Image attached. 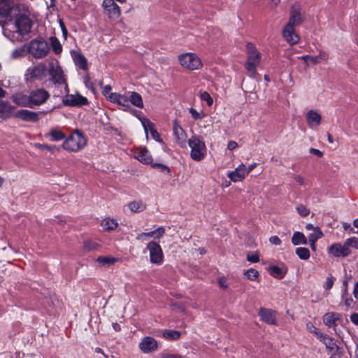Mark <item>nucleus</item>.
I'll list each match as a JSON object with an SVG mask.
<instances>
[{
    "label": "nucleus",
    "instance_id": "1",
    "mask_svg": "<svg viewBox=\"0 0 358 358\" xmlns=\"http://www.w3.org/2000/svg\"><path fill=\"white\" fill-rule=\"evenodd\" d=\"M19 11V6L15 3L14 0H0V25L3 27V34L10 41L15 42L20 41L21 38L16 32L3 28L7 22L13 20Z\"/></svg>",
    "mask_w": 358,
    "mask_h": 358
},
{
    "label": "nucleus",
    "instance_id": "2",
    "mask_svg": "<svg viewBox=\"0 0 358 358\" xmlns=\"http://www.w3.org/2000/svg\"><path fill=\"white\" fill-rule=\"evenodd\" d=\"M87 143V138L79 129L74 130L69 136L66 137L62 146L68 152H78L83 150Z\"/></svg>",
    "mask_w": 358,
    "mask_h": 358
},
{
    "label": "nucleus",
    "instance_id": "3",
    "mask_svg": "<svg viewBox=\"0 0 358 358\" xmlns=\"http://www.w3.org/2000/svg\"><path fill=\"white\" fill-rule=\"evenodd\" d=\"M188 145L191 148L190 157L196 162L201 161L206 155L205 143L197 136H192L188 140Z\"/></svg>",
    "mask_w": 358,
    "mask_h": 358
},
{
    "label": "nucleus",
    "instance_id": "4",
    "mask_svg": "<svg viewBox=\"0 0 358 358\" xmlns=\"http://www.w3.org/2000/svg\"><path fill=\"white\" fill-rule=\"evenodd\" d=\"M178 62L183 68L189 71L199 70L203 66L200 57L193 52H186L178 55Z\"/></svg>",
    "mask_w": 358,
    "mask_h": 358
},
{
    "label": "nucleus",
    "instance_id": "5",
    "mask_svg": "<svg viewBox=\"0 0 358 358\" xmlns=\"http://www.w3.org/2000/svg\"><path fill=\"white\" fill-rule=\"evenodd\" d=\"M247 50L248 60L245 63V68L251 76H255L257 73L256 67L261 61V55L251 43L247 44Z\"/></svg>",
    "mask_w": 358,
    "mask_h": 358
},
{
    "label": "nucleus",
    "instance_id": "6",
    "mask_svg": "<svg viewBox=\"0 0 358 358\" xmlns=\"http://www.w3.org/2000/svg\"><path fill=\"white\" fill-rule=\"evenodd\" d=\"M49 73L51 76V80L55 83V85L61 88L59 90L60 93L63 94V93L69 92V87L66 83V80L64 78L63 71L60 67L55 68L53 65L49 69Z\"/></svg>",
    "mask_w": 358,
    "mask_h": 358
},
{
    "label": "nucleus",
    "instance_id": "7",
    "mask_svg": "<svg viewBox=\"0 0 358 358\" xmlns=\"http://www.w3.org/2000/svg\"><path fill=\"white\" fill-rule=\"evenodd\" d=\"M49 50L48 43L42 38L32 40L29 43V51L35 58L45 57Z\"/></svg>",
    "mask_w": 358,
    "mask_h": 358
},
{
    "label": "nucleus",
    "instance_id": "8",
    "mask_svg": "<svg viewBox=\"0 0 358 358\" xmlns=\"http://www.w3.org/2000/svg\"><path fill=\"white\" fill-rule=\"evenodd\" d=\"M146 250L150 255V261L152 264L161 265L164 262V253L161 246L155 241H150L146 245Z\"/></svg>",
    "mask_w": 358,
    "mask_h": 358
},
{
    "label": "nucleus",
    "instance_id": "9",
    "mask_svg": "<svg viewBox=\"0 0 358 358\" xmlns=\"http://www.w3.org/2000/svg\"><path fill=\"white\" fill-rule=\"evenodd\" d=\"M50 97V93L43 88L31 90L29 92V98L31 99V108L43 105Z\"/></svg>",
    "mask_w": 358,
    "mask_h": 358
},
{
    "label": "nucleus",
    "instance_id": "10",
    "mask_svg": "<svg viewBox=\"0 0 358 358\" xmlns=\"http://www.w3.org/2000/svg\"><path fill=\"white\" fill-rule=\"evenodd\" d=\"M15 26L18 36H23L31 31L32 22L25 14L19 15L15 22Z\"/></svg>",
    "mask_w": 358,
    "mask_h": 358
},
{
    "label": "nucleus",
    "instance_id": "11",
    "mask_svg": "<svg viewBox=\"0 0 358 358\" xmlns=\"http://www.w3.org/2000/svg\"><path fill=\"white\" fill-rule=\"evenodd\" d=\"M306 20L304 12L300 3L295 2L290 8L289 19L287 23L298 26Z\"/></svg>",
    "mask_w": 358,
    "mask_h": 358
},
{
    "label": "nucleus",
    "instance_id": "12",
    "mask_svg": "<svg viewBox=\"0 0 358 358\" xmlns=\"http://www.w3.org/2000/svg\"><path fill=\"white\" fill-rule=\"evenodd\" d=\"M66 95L62 98V103L64 106L80 107L88 103L87 99L80 94H71L65 93Z\"/></svg>",
    "mask_w": 358,
    "mask_h": 358
},
{
    "label": "nucleus",
    "instance_id": "13",
    "mask_svg": "<svg viewBox=\"0 0 358 358\" xmlns=\"http://www.w3.org/2000/svg\"><path fill=\"white\" fill-rule=\"evenodd\" d=\"M295 25L287 23L282 30V36L285 40L291 45H295L299 43L300 37L296 33Z\"/></svg>",
    "mask_w": 358,
    "mask_h": 358
},
{
    "label": "nucleus",
    "instance_id": "14",
    "mask_svg": "<svg viewBox=\"0 0 358 358\" xmlns=\"http://www.w3.org/2000/svg\"><path fill=\"white\" fill-rule=\"evenodd\" d=\"M258 315L261 320L268 324L277 325V312L272 309L260 308Z\"/></svg>",
    "mask_w": 358,
    "mask_h": 358
},
{
    "label": "nucleus",
    "instance_id": "15",
    "mask_svg": "<svg viewBox=\"0 0 358 358\" xmlns=\"http://www.w3.org/2000/svg\"><path fill=\"white\" fill-rule=\"evenodd\" d=\"M139 348L143 353H150L157 350L158 343L151 336H145L139 343Z\"/></svg>",
    "mask_w": 358,
    "mask_h": 358
},
{
    "label": "nucleus",
    "instance_id": "16",
    "mask_svg": "<svg viewBox=\"0 0 358 358\" xmlns=\"http://www.w3.org/2000/svg\"><path fill=\"white\" fill-rule=\"evenodd\" d=\"M328 252L334 257H345L350 254L351 250L345 244L342 245L340 243H334L329 247Z\"/></svg>",
    "mask_w": 358,
    "mask_h": 358
},
{
    "label": "nucleus",
    "instance_id": "17",
    "mask_svg": "<svg viewBox=\"0 0 358 358\" xmlns=\"http://www.w3.org/2000/svg\"><path fill=\"white\" fill-rule=\"evenodd\" d=\"M140 121L145 130L146 136H148V132L149 130L153 139L157 142L162 143V139L161 138L159 132L155 129V124L150 122L149 119L140 118Z\"/></svg>",
    "mask_w": 358,
    "mask_h": 358
},
{
    "label": "nucleus",
    "instance_id": "18",
    "mask_svg": "<svg viewBox=\"0 0 358 358\" xmlns=\"http://www.w3.org/2000/svg\"><path fill=\"white\" fill-rule=\"evenodd\" d=\"M247 176L246 166L243 163L234 171L227 173V177L234 182L242 181Z\"/></svg>",
    "mask_w": 358,
    "mask_h": 358
},
{
    "label": "nucleus",
    "instance_id": "19",
    "mask_svg": "<svg viewBox=\"0 0 358 358\" xmlns=\"http://www.w3.org/2000/svg\"><path fill=\"white\" fill-rule=\"evenodd\" d=\"M134 156L144 164H151L152 162V158L145 147L137 148L134 152Z\"/></svg>",
    "mask_w": 358,
    "mask_h": 358
},
{
    "label": "nucleus",
    "instance_id": "20",
    "mask_svg": "<svg viewBox=\"0 0 358 358\" xmlns=\"http://www.w3.org/2000/svg\"><path fill=\"white\" fill-rule=\"evenodd\" d=\"M173 131L176 142L180 146H182L185 143L187 135L177 120L173 121Z\"/></svg>",
    "mask_w": 358,
    "mask_h": 358
},
{
    "label": "nucleus",
    "instance_id": "21",
    "mask_svg": "<svg viewBox=\"0 0 358 358\" xmlns=\"http://www.w3.org/2000/svg\"><path fill=\"white\" fill-rule=\"evenodd\" d=\"M31 78L42 80L47 76V68L45 64H39L34 66L33 68H30L28 70Z\"/></svg>",
    "mask_w": 358,
    "mask_h": 358
},
{
    "label": "nucleus",
    "instance_id": "22",
    "mask_svg": "<svg viewBox=\"0 0 358 358\" xmlns=\"http://www.w3.org/2000/svg\"><path fill=\"white\" fill-rule=\"evenodd\" d=\"M164 234L165 228L164 227H159L152 231L138 234L136 236V239L141 241H146L147 237H153L155 239H159Z\"/></svg>",
    "mask_w": 358,
    "mask_h": 358
},
{
    "label": "nucleus",
    "instance_id": "23",
    "mask_svg": "<svg viewBox=\"0 0 358 358\" xmlns=\"http://www.w3.org/2000/svg\"><path fill=\"white\" fill-rule=\"evenodd\" d=\"M45 136L52 142L60 141L62 140L64 141L66 138V135L59 127L51 128L50 131L45 134Z\"/></svg>",
    "mask_w": 358,
    "mask_h": 358
},
{
    "label": "nucleus",
    "instance_id": "24",
    "mask_svg": "<svg viewBox=\"0 0 358 358\" xmlns=\"http://www.w3.org/2000/svg\"><path fill=\"white\" fill-rule=\"evenodd\" d=\"M13 101L19 106L31 108V99L29 94L19 92L13 95Z\"/></svg>",
    "mask_w": 358,
    "mask_h": 358
},
{
    "label": "nucleus",
    "instance_id": "25",
    "mask_svg": "<svg viewBox=\"0 0 358 358\" xmlns=\"http://www.w3.org/2000/svg\"><path fill=\"white\" fill-rule=\"evenodd\" d=\"M17 117L24 121L37 122L39 120L38 113L28 110H20L17 113Z\"/></svg>",
    "mask_w": 358,
    "mask_h": 358
},
{
    "label": "nucleus",
    "instance_id": "26",
    "mask_svg": "<svg viewBox=\"0 0 358 358\" xmlns=\"http://www.w3.org/2000/svg\"><path fill=\"white\" fill-rule=\"evenodd\" d=\"M299 59H303L306 62L310 61L313 64H317L322 61H327L328 59V55L324 51H320L318 55H303L299 57Z\"/></svg>",
    "mask_w": 358,
    "mask_h": 358
},
{
    "label": "nucleus",
    "instance_id": "27",
    "mask_svg": "<svg viewBox=\"0 0 358 358\" xmlns=\"http://www.w3.org/2000/svg\"><path fill=\"white\" fill-rule=\"evenodd\" d=\"M71 55L76 66L82 70L87 69V62L85 56L78 52L72 51Z\"/></svg>",
    "mask_w": 358,
    "mask_h": 358
},
{
    "label": "nucleus",
    "instance_id": "28",
    "mask_svg": "<svg viewBox=\"0 0 358 358\" xmlns=\"http://www.w3.org/2000/svg\"><path fill=\"white\" fill-rule=\"evenodd\" d=\"M321 115L315 110H311L306 114V120L310 127H317L321 122Z\"/></svg>",
    "mask_w": 358,
    "mask_h": 358
},
{
    "label": "nucleus",
    "instance_id": "29",
    "mask_svg": "<svg viewBox=\"0 0 358 358\" xmlns=\"http://www.w3.org/2000/svg\"><path fill=\"white\" fill-rule=\"evenodd\" d=\"M13 108L8 103L0 101V118H6L10 116Z\"/></svg>",
    "mask_w": 358,
    "mask_h": 358
},
{
    "label": "nucleus",
    "instance_id": "30",
    "mask_svg": "<svg viewBox=\"0 0 358 358\" xmlns=\"http://www.w3.org/2000/svg\"><path fill=\"white\" fill-rule=\"evenodd\" d=\"M292 243L294 245H306L308 241L306 237L303 233L296 231L292 236Z\"/></svg>",
    "mask_w": 358,
    "mask_h": 358
},
{
    "label": "nucleus",
    "instance_id": "31",
    "mask_svg": "<svg viewBox=\"0 0 358 358\" xmlns=\"http://www.w3.org/2000/svg\"><path fill=\"white\" fill-rule=\"evenodd\" d=\"M321 342H322L327 348L333 350L337 348V345L333 338L326 334H320L318 338Z\"/></svg>",
    "mask_w": 358,
    "mask_h": 358
},
{
    "label": "nucleus",
    "instance_id": "32",
    "mask_svg": "<svg viewBox=\"0 0 358 358\" xmlns=\"http://www.w3.org/2000/svg\"><path fill=\"white\" fill-rule=\"evenodd\" d=\"M128 207L133 213H139L143 211L146 205L141 200L134 201L128 204Z\"/></svg>",
    "mask_w": 358,
    "mask_h": 358
},
{
    "label": "nucleus",
    "instance_id": "33",
    "mask_svg": "<svg viewBox=\"0 0 358 358\" xmlns=\"http://www.w3.org/2000/svg\"><path fill=\"white\" fill-rule=\"evenodd\" d=\"M338 314L334 312L327 313L323 317V322L328 327L335 325L336 321L338 319Z\"/></svg>",
    "mask_w": 358,
    "mask_h": 358
},
{
    "label": "nucleus",
    "instance_id": "34",
    "mask_svg": "<svg viewBox=\"0 0 358 358\" xmlns=\"http://www.w3.org/2000/svg\"><path fill=\"white\" fill-rule=\"evenodd\" d=\"M129 99V102H131L134 106L140 108H143V99L140 94L134 92L131 94Z\"/></svg>",
    "mask_w": 358,
    "mask_h": 358
},
{
    "label": "nucleus",
    "instance_id": "35",
    "mask_svg": "<svg viewBox=\"0 0 358 358\" xmlns=\"http://www.w3.org/2000/svg\"><path fill=\"white\" fill-rule=\"evenodd\" d=\"M52 49L55 54H60L62 52V46L59 41L55 36L50 38Z\"/></svg>",
    "mask_w": 358,
    "mask_h": 358
},
{
    "label": "nucleus",
    "instance_id": "36",
    "mask_svg": "<svg viewBox=\"0 0 358 358\" xmlns=\"http://www.w3.org/2000/svg\"><path fill=\"white\" fill-rule=\"evenodd\" d=\"M117 103L120 106H127L129 103V99L124 96L117 93H113V103Z\"/></svg>",
    "mask_w": 358,
    "mask_h": 358
},
{
    "label": "nucleus",
    "instance_id": "37",
    "mask_svg": "<svg viewBox=\"0 0 358 358\" xmlns=\"http://www.w3.org/2000/svg\"><path fill=\"white\" fill-rule=\"evenodd\" d=\"M269 273L273 277L278 279L282 278L285 274L281 268L275 265L269 267Z\"/></svg>",
    "mask_w": 358,
    "mask_h": 358
},
{
    "label": "nucleus",
    "instance_id": "38",
    "mask_svg": "<svg viewBox=\"0 0 358 358\" xmlns=\"http://www.w3.org/2000/svg\"><path fill=\"white\" fill-rule=\"evenodd\" d=\"M164 338L169 341H175L180 338V332L175 330H166L163 333Z\"/></svg>",
    "mask_w": 358,
    "mask_h": 358
},
{
    "label": "nucleus",
    "instance_id": "39",
    "mask_svg": "<svg viewBox=\"0 0 358 358\" xmlns=\"http://www.w3.org/2000/svg\"><path fill=\"white\" fill-rule=\"evenodd\" d=\"M296 254L299 259L302 260H308L310 258V253L307 248L300 247L296 250Z\"/></svg>",
    "mask_w": 358,
    "mask_h": 358
},
{
    "label": "nucleus",
    "instance_id": "40",
    "mask_svg": "<svg viewBox=\"0 0 358 358\" xmlns=\"http://www.w3.org/2000/svg\"><path fill=\"white\" fill-rule=\"evenodd\" d=\"M324 236L322 231L318 227H315L314 228V231L313 233H310L308 236V241H315L321 238H322Z\"/></svg>",
    "mask_w": 358,
    "mask_h": 358
},
{
    "label": "nucleus",
    "instance_id": "41",
    "mask_svg": "<svg viewBox=\"0 0 358 358\" xmlns=\"http://www.w3.org/2000/svg\"><path fill=\"white\" fill-rule=\"evenodd\" d=\"M244 275L249 280L254 281L259 277V273L258 271L255 268H249L245 271Z\"/></svg>",
    "mask_w": 358,
    "mask_h": 358
},
{
    "label": "nucleus",
    "instance_id": "42",
    "mask_svg": "<svg viewBox=\"0 0 358 358\" xmlns=\"http://www.w3.org/2000/svg\"><path fill=\"white\" fill-rule=\"evenodd\" d=\"M36 147L41 149V150H48L50 152H54L55 151H59V148H57L56 145H47V144H36Z\"/></svg>",
    "mask_w": 358,
    "mask_h": 358
},
{
    "label": "nucleus",
    "instance_id": "43",
    "mask_svg": "<svg viewBox=\"0 0 358 358\" xmlns=\"http://www.w3.org/2000/svg\"><path fill=\"white\" fill-rule=\"evenodd\" d=\"M102 6L104 9L106 14L111 17L112 16V0H103Z\"/></svg>",
    "mask_w": 358,
    "mask_h": 358
},
{
    "label": "nucleus",
    "instance_id": "44",
    "mask_svg": "<svg viewBox=\"0 0 358 358\" xmlns=\"http://www.w3.org/2000/svg\"><path fill=\"white\" fill-rule=\"evenodd\" d=\"M99 246V243L93 240L88 239L84 241V248L87 250H96Z\"/></svg>",
    "mask_w": 358,
    "mask_h": 358
},
{
    "label": "nucleus",
    "instance_id": "45",
    "mask_svg": "<svg viewBox=\"0 0 358 358\" xmlns=\"http://www.w3.org/2000/svg\"><path fill=\"white\" fill-rule=\"evenodd\" d=\"M99 266H109L112 264V258L108 257H99L96 260Z\"/></svg>",
    "mask_w": 358,
    "mask_h": 358
},
{
    "label": "nucleus",
    "instance_id": "46",
    "mask_svg": "<svg viewBox=\"0 0 358 358\" xmlns=\"http://www.w3.org/2000/svg\"><path fill=\"white\" fill-rule=\"evenodd\" d=\"M115 29L119 31L122 32H127L129 31L128 27L124 22L122 19H120L118 22H117L115 24Z\"/></svg>",
    "mask_w": 358,
    "mask_h": 358
},
{
    "label": "nucleus",
    "instance_id": "47",
    "mask_svg": "<svg viewBox=\"0 0 358 358\" xmlns=\"http://www.w3.org/2000/svg\"><path fill=\"white\" fill-rule=\"evenodd\" d=\"M152 166L153 168L157 169L159 171L162 173H166L167 174L170 175L171 173V169L169 166L159 164V163H155L152 164Z\"/></svg>",
    "mask_w": 358,
    "mask_h": 358
},
{
    "label": "nucleus",
    "instance_id": "48",
    "mask_svg": "<svg viewBox=\"0 0 358 358\" xmlns=\"http://www.w3.org/2000/svg\"><path fill=\"white\" fill-rule=\"evenodd\" d=\"M345 245H347V248L353 247L355 248L358 249V238L356 237H352L348 238L345 242Z\"/></svg>",
    "mask_w": 358,
    "mask_h": 358
},
{
    "label": "nucleus",
    "instance_id": "49",
    "mask_svg": "<svg viewBox=\"0 0 358 358\" xmlns=\"http://www.w3.org/2000/svg\"><path fill=\"white\" fill-rule=\"evenodd\" d=\"M296 209L297 213L302 217H306L310 213V210L303 204L297 206Z\"/></svg>",
    "mask_w": 358,
    "mask_h": 358
},
{
    "label": "nucleus",
    "instance_id": "50",
    "mask_svg": "<svg viewBox=\"0 0 358 358\" xmlns=\"http://www.w3.org/2000/svg\"><path fill=\"white\" fill-rule=\"evenodd\" d=\"M200 98L202 101H206L208 106H212L213 100L208 92H203L201 93Z\"/></svg>",
    "mask_w": 358,
    "mask_h": 358
},
{
    "label": "nucleus",
    "instance_id": "51",
    "mask_svg": "<svg viewBox=\"0 0 358 358\" xmlns=\"http://www.w3.org/2000/svg\"><path fill=\"white\" fill-rule=\"evenodd\" d=\"M306 328L310 333H313L315 335H316L317 338L320 337V334H322V333H321L319 331V329L313 325L312 322H308L306 324Z\"/></svg>",
    "mask_w": 358,
    "mask_h": 358
},
{
    "label": "nucleus",
    "instance_id": "52",
    "mask_svg": "<svg viewBox=\"0 0 358 358\" xmlns=\"http://www.w3.org/2000/svg\"><path fill=\"white\" fill-rule=\"evenodd\" d=\"M102 93L108 101H112V91L110 85H108L104 86Z\"/></svg>",
    "mask_w": 358,
    "mask_h": 358
},
{
    "label": "nucleus",
    "instance_id": "53",
    "mask_svg": "<svg viewBox=\"0 0 358 358\" xmlns=\"http://www.w3.org/2000/svg\"><path fill=\"white\" fill-rule=\"evenodd\" d=\"M189 112L194 120H201L203 117V113H199L193 108H190Z\"/></svg>",
    "mask_w": 358,
    "mask_h": 358
},
{
    "label": "nucleus",
    "instance_id": "54",
    "mask_svg": "<svg viewBox=\"0 0 358 358\" xmlns=\"http://www.w3.org/2000/svg\"><path fill=\"white\" fill-rule=\"evenodd\" d=\"M247 260L252 263L258 262L259 261V255L257 252L250 253L247 256Z\"/></svg>",
    "mask_w": 358,
    "mask_h": 358
},
{
    "label": "nucleus",
    "instance_id": "55",
    "mask_svg": "<svg viewBox=\"0 0 358 358\" xmlns=\"http://www.w3.org/2000/svg\"><path fill=\"white\" fill-rule=\"evenodd\" d=\"M334 282V278L332 276L328 277L326 280L325 285H324V288L326 290H329L332 288Z\"/></svg>",
    "mask_w": 358,
    "mask_h": 358
},
{
    "label": "nucleus",
    "instance_id": "56",
    "mask_svg": "<svg viewBox=\"0 0 358 358\" xmlns=\"http://www.w3.org/2000/svg\"><path fill=\"white\" fill-rule=\"evenodd\" d=\"M110 220L109 218L105 219L102 223L101 224V227H103V230L108 231L112 229V226L110 223Z\"/></svg>",
    "mask_w": 358,
    "mask_h": 358
},
{
    "label": "nucleus",
    "instance_id": "57",
    "mask_svg": "<svg viewBox=\"0 0 358 358\" xmlns=\"http://www.w3.org/2000/svg\"><path fill=\"white\" fill-rule=\"evenodd\" d=\"M294 180L301 185H304L306 184L305 178L301 175H295L294 176Z\"/></svg>",
    "mask_w": 358,
    "mask_h": 358
},
{
    "label": "nucleus",
    "instance_id": "58",
    "mask_svg": "<svg viewBox=\"0 0 358 358\" xmlns=\"http://www.w3.org/2000/svg\"><path fill=\"white\" fill-rule=\"evenodd\" d=\"M120 14L121 10L120 6H118L115 2H113V17H120Z\"/></svg>",
    "mask_w": 358,
    "mask_h": 358
},
{
    "label": "nucleus",
    "instance_id": "59",
    "mask_svg": "<svg viewBox=\"0 0 358 358\" xmlns=\"http://www.w3.org/2000/svg\"><path fill=\"white\" fill-rule=\"evenodd\" d=\"M342 287H343L342 296H344L345 295L348 294V281L347 279L343 280Z\"/></svg>",
    "mask_w": 358,
    "mask_h": 358
},
{
    "label": "nucleus",
    "instance_id": "60",
    "mask_svg": "<svg viewBox=\"0 0 358 358\" xmlns=\"http://www.w3.org/2000/svg\"><path fill=\"white\" fill-rule=\"evenodd\" d=\"M160 358H183V357L178 354H162Z\"/></svg>",
    "mask_w": 358,
    "mask_h": 358
},
{
    "label": "nucleus",
    "instance_id": "61",
    "mask_svg": "<svg viewBox=\"0 0 358 358\" xmlns=\"http://www.w3.org/2000/svg\"><path fill=\"white\" fill-rule=\"evenodd\" d=\"M59 25H60V27H61V29L62 31L63 36L66 39L67 38L68 31L65 27L64 23L63 22V21L62 20H59Z\"/></svg>",
    "mask_w": 358,
    "mask_h": 358
},
{
    "label": "nucleus",
    "instance_id": "62",
    "mask_svg": "<svg viewBox=\"0 0 358 358\" xmlns=\"http://www.w3.org/2000/svg\"><path fill=\"white\" fill-rule=\"evenodd\" d=\"M270 242L275 245H280L281 240L277 236H273L269 238Z\"/></svg>",
    "mask_w": 358,
    "mask_h": 358
},
{
    "label": "nucleus",
    "instance_id": "63",
    "mask_svg": "<svg viewBox=\"0 0 358 358\" xmlns=\"http://www.w3.org/2000/svg\"><path fill=\"white\" fill-rule=\"evenodd\" d=\"M24 50L22 48L15 49L13 51L12 55L14 58L20 57L22 55Z\"/></svg>",
    "mask_w": 358,
    "mask_h": 358
},
{
    "label": "nucleus",
    "instance_id": "64",
    "mask_svg": "<svg viewBox=\"0 0 358 358\" xmlns=\"http://www.w3.org/2000/svg\"><path fill=\"white\" fill-rule=\"evenodd\" d=\"M309 152L310 154L316 155L318 157H322L323 156V153L320 150L316 148H310L309 150Z\"/></svg>",
    "mask_w": 358,
    "mask_h": 358
}]
</instances>
